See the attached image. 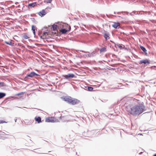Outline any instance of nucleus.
Instances as JSON below:
<instances>
[{
  "instance_id": "f257e3e1",
  "label": "nucleus",
  "mask_w": 156,
  "mask_h": 156,
  "mask_svg": "<svg viewBox=\"0 0 156 156\" xmlns=\"http://www.w3.org/2000/svg\"><path fill=\"white\" fill-rule=\"evenodd\" d=\"M144 105L142 104H139L131 108L129 110V112L133 115H138L144 112Z\"/></svg>"
},
{
  "instance_id": "f03ea898",
  "label": "nucleus",
  "mask_w": 156,
  "mask_h": 156,
  "mask_svg": "<svg viewBox=\"0 0 156 156\" xmlns=\"http://www.w3.org/2000/svg\"><path fill=\"white\" fill-rule=\"evenodd\" d=\"M63 100L68 103L74 105L79 103L80 101L77 99L73 98L70 96H66L62 98Z\"/></svg>"
},
{
  "instance_id": "7ed1b4c3",
  "label": "nucleus",
  "mask_w": 156,
  "mask_h": 156,
  "mask_svg": "<svg viewBox=\"0 0 156 156\" xmlns=\"http://www.w3.org/2000/svg\"><path fill=\"white\" fill-rule=\"evenodd\" d=\"M64 116H61L59 118V120L56 118L55 117H48L45 120V121L46 122H59V120H64L65 119H64Z\"/></svg>"
},
{
  "instance_id": "20e7f679",
  "label": "nucleus",
  "mask_w": 156,
  "mask_h": 156,
  "mask_svg": "<svg viewBox=\"0 0 156 156\" xmlns=\"http://www.w3.org/2000/svg\"><path fill=\"white\" fill-rule=\"evenodd\" d=\"M63 76L66 79H70L73 78L75 75L73 74H68L67 75H63Z\"/></svg>"
},
{
  "instance_id": "39448f33",
  "label": "nucleus",
  "mask_w": 156,
  "mask_h": 156,
  "mask_svg": "<svg viewBox=\"0 0 156 156\" xmlns=\"http://www.w3.org/2000/svg\"><path fill=\"white\" fill-rule=\"evenodd\" d=\"M127 104H128L129 105H132L131 104L133 103L134 102V101L135 100L134 98H131L130 97H127Z\"/></svg>"
},
{
  "instance_id": "423d86ee",
  "label": "nucleus",
  "mask_w": 156,
  "mask_h": 156,
  "mask_svg": "<svg viewBox=\"0 0 156 156\" xmlns=\"http://www.w3.org/2000/svg\"><path fill=\"white\" fill-rule=\"evenodd\" d=\"M139 64H144L146 66L147 65V64H150V61L147 59H144L143 60H140L139 62Z\"/></svg>"
},
{
  "instance_id": "0eeeda50",
  "label": "nucleus",
  "mask_w": 156,
  "mask_h": 156,
  "mask_svg": "<svg viewBox=\"0 0 156 156\" xmlns=\"http://www.w3.org/2000/svg\"><path fill=\"white\" fill-rule=\"evenodd\" d=\"M25 93V92H21L15 95V98H16L20 99L23 97V95Z\"/></svg>"
},
{
  "instance_id": "6e6552de",
  "label": "nucleus",
  "mask_w": 156,
  "mask_h": 156,
  "mask_svg": "<svg viewBox=\"0 0 156 156\" xmlns=\"http://www.w3.org/2000/svg\"><path fill=\"white\" fill-rule=\"evenodd\" d=\"M140 48L144 52V55L146 56H148V55L147 52V50L144 47L141 45H140Z\"/></svg>"
},
{
  "instance_id": "1a4fd4ad",
  "label": "nucleus",
  "mask_w": 156,
  "mask_h": 156,
  "mask_svg": "<svg viewBox=\"0 0 156 156\" xmlns=\"http://www.w3.org/2000/svg\"><path fill=\"white\" fill-rule=\"evenodd\" d=\"M47 13L46 11L44 9H43L38 12V14L41 17L43 16Z\"/></svg>"
},
{
  "instance_id": "9d476101",
  "label": "nucleus",
  "mask_w": 156,
  "mask_h": 156,
  "mask_svg": "<svg viewBox=\"0 0 156 156\" xmlns=\"http://www.w3.org/2000/svg\"><path fill=\"white\" fill-rule=\"evenodd\" d=\"M37 74H36L35 72H31L30 74L27 75V76H26V77H34L35 76H37Z\"/></svg>"
},
{
  "instance_id": "9b49d317",
  "label": "nucleus",
  "mask_w": 156,
  "mask_h": 156,
  "mask_svg": "<svg viewBox=\"0 0 156 156\" xmlns=\"http://www.w3.org/2000/svg\"><path fill=\"white\" fill-rule=\"evenodd\" d=\"M37 5V3L36 2H33L29 4L28 5V7L29 8H33Z\"/></svg>"
},
{
  "instance_id": "f8f14e48",
  "label": "nucleus",
  "mask_w": 156,
  "mask_h": 156,
  "mask_svg": "<svg viewBox=\"0 0 156 156\" xmlns=\"http://www.w3.org/2000/svg\"><path fill=\"white\" fill-rule=\"evenodd\" d=\"M112 26L115 28H117L118 27L119 28L120 27V24L119 23H114Z\"/></svg>"
},
{
  "instance_id": "ddd939ff",
  "label": "nucleus",
  "mask_w": 156,
  "mask_h": 156,
  "mask_svg": "<svg viewBox=\"0 0 156 156\" xmlns=\"http://www.w3.org/2000/svg\"><path fill=\"white\" fill-rule=\"evenodd\" d=\"M35 119L36 121L38 123L41 122V118L40 117H36L35 118Z\"/></svg>"
},
{
  "instance_id": "4468645a",
  "label": "nucleus",
  "mask_w": 156,
  "mask_h": 156,
  "mask_svg": "<svg viewBox=\"0 0 156 156\" xmlns=\"http://www.w3.org/2000/svg\"><path fill=\"white\" fill-rule=\"evenodd\" d=\"M32 30L33 31V34L34 35H35V30H36V27L32 25Z\"/></svg>"
},
{
  "instance_id": "2eb2a0df",
  "label": "nucleus",
  "mask_w": 156,
  "mask_h": 156,
  "mask_svg": "<svg viewBox=\"0 0 156 156\" xmlns=\"http://www.w3.org/2000/svg\"><path fill=\"white\" fill-rule=\"evenodd\" d=\"M52 28L54 31H57V26L56 25H53L52 26Z\"/></svg>"
},
{
  "instance_id": "dca6fc26",
  "label": "nucleus",
  "mask_w": 156,
  "mask_h": 156,
  "mask_svg": "<svg viewBox=\"0 0 156 156\" xmlns=\"http://www.w3.org/2000/svg\"><path fill=\"white\" fill-rule=\"evenodd\" d=\"M60 31L62 34H66L67 31V30L66 29H61L60 30Z\"/></svg>"
},
{
  "instance_id": "f3484780",
  "label": "nucleus",
  "mask_w": 156,
  "mask_h": 156,
  "mask_svg": "<svg viewBox=\"0 0 156 156\" xmlns=\"http://www.w3.org/2000/svg\"><path fill=\"white\" fill-rule=\"evenodd\" d=\"M23 37L25 39H27L29 38L27 34L26 33H25L23 34Z\"/></svg>"
},
{
  "instance_id": "a211bd4d",
  "label": "nucleus",
  "mask_w": 156,
  "mask_h": 156,
  "mask_svg": "<svg viewBox=\"0 0 156 156\" xmlns=\"http://www.w3.org/2000/svg\"><path fill=\"white\" fill-rule=\"evenodd\" d=\"M86 88H87V89L89 91H93V88L91 87H86Z\"/></svg>"
},
{
  "instance_id": "6ab92c4d",
  "label": "nucleus",
  "mask_w": 156,
  "mask_h": 156,
  "mask_svg": "<svg viewBox=\"0 0 156 156\" xmlns=\"http://www.w3.org/2000/svg\"><path fill=\"white\" fill-rule=\"evenodd\" d=\"M106 51V49L105 47H103L101 48L100 50V52H105Z\"/></svg>"
},
{
  "instance_id": "aec40b11",
  "label": "nucleus",
  "mask_w": 156,
  "mask_h": 156,
  "mask_svg": "<svg viewBox=\"0 0 156 156\" xmlns=\"http://www.w3.org/2000/svg\"><path fill=\"white\" fill-rule=\"evenodd\" d=\"M5 95V93H0V99L4 97Z\"/></svg>"
},
{
  "instance_id": "412c9836",
  "label": "nucleus",
  "mask_w": 156,
  "mask_h": 156,
  "mask_svg": "<svg viewBox=\"0 0 156 156\" xmlns=\"http://www.w3.org/2000/svg\"><path fill=\"white\" fill-rule=\"evenodd\" d=\"M104 37L105 38L106 40H107L108 39H108H109V36H108V34H105L104 35Z\"/></svg>"
},
{
  "instance_id": "4be33fe9",
  "label": "nucleus",
  "mask_w": 156,
  "mask_h": 156,
  "mask_svg": "<svg viewBox=\"0 0 156 156\" xmlns=\"http://www.w3.org/2000/svg\"><path fill=\"white\" fill-rule=\"evenodd\" d=\"M7 122L4 120H0V124L7 123Z\"/></svg>"
},
{
  "instance_id": "5701e85b",
  "label": "nucleus",
  "mask_w": 156,
  "mask_h": 156,
  "mask_svg": "<svg viewBox=\"0 0 156 156\" xmlns=\"http://www.w3.org/2000/svg\"><path fill=\"white\" fill-rule=\"evenodd\" d=\"M5 43L6 44H9V45H12V42H7V41H5Z\"/></svg>"
},
{
  "instance_id": "b1692460",
  "label": "nucleus",
  "mask_w": 156,
  "mask_h": 156,
  "mask_svg": "<svg viewBox=\"0 0 156 156\" xmlns=\"http://www.w3.org/2000/svg\"><path fill=\"white\" fill-rule=\"evenodd\" d=\"M52 0H47L46 2L47 3H51Z\"/></svg>"
},
{
  "instance_id": "393cba45",
  "label": "nucleus",
  "mask_w": 156,
  "mask_h": 156,
  "mask_svg": "<svg viewBox=\"0 0 156 156\" xmlns=\"http://www.w3.org/2000/svg\"><path fill=\"white\" fill-rule=\"evenodd\" d=\"M48 34V33L47 32H44L43 34V36H45L46 35H47Z\"/></svg>"
},
{
  "instance_id": "a878e982",
  "label": "nucleus",
  "mask_w": 156,
  "mask_h": 156,
  "mask_svg": "<svg viewBox=\"0 0 156 156\" xmlns=\"http://www.w3.org/2000/svg\"><path fill=\"white\" fill-rule=\"evenodd\" d=\"M151 20V22H155V20Z\"/></svg>"
},
{
  "instance_id": "bb28decb",
  "label": "nucleus",
  "mask_w": 156,
  "mask_h": 156,
  "mask_svg": "<svg viewBox=\"0 0 156 156\" xmlns=\"http://www.w3.org/2000/svg\"><path fill=\"white\" fill-rule=\"evenodd\" d=\"M142 153H143V152H140V153H139V154H142Z\"/></svg>"
},
{
  "instance_id": "cd10ccee",
  "label": "nucleus",
  "mask_w": 156,
  "mask_h": 156,
  "mask_svg": "<svg viewBox=\"0 0 156 156\" xmlns=\"http://www.w3.org/2000/svg\"><path fill=\"white\" fill-rule=\"evenodd\" d=\"M153 156H156V154H154L153 155Z\"/></svg>"
},
{
  "instance_id": "c85d7f7f",
  "label": "nucleus",
  "mask_w": 156,
  "mask_h": 156,
  "mask_svg": "<svg viewBox=\"0 0 156 156\" xmlns=\"http://www.w3.org/2000/svg\"><path fill=\"white\" fill-rule=\"evenodd\" d=\"M71 29V27L70 26L69 27V30H70Z\"/></svg>"
},
{
  "instance_id": "c756f323",
  "label": "nucleus",
  "mask_w": 156,
  "mask_h": 156,
  "mask_svg": "<svg viewBox=\"0 0 156 156\" xmlns=\"http://www.w3.org/2000/svg\"><path fill=\"white\" fill-rule=\"evenodd\" d=\"M154 67H156V66H154Z\"/></svg>"
}]
</instances>
